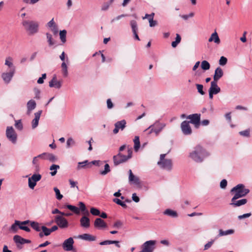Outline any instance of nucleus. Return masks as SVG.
I'll list each match as a JSON object with an SVG mask.
<instances>
[{"label": "nucleus", "mask_w": 252, "mask_h": 252, "mask_svg": "<svg viewBox=\"0 0 252 252\" xmlns=\"http://www.w3.org/2000/svg\"><path fill=\"white\" fill-rule=\"evenodd\" d=\"M65 207L76 214H79L80 213L79 209L75 206H73L71 205H67L64 207V208Z\"/></svg>", "instance_id": "obj_35"}, {"label": "nucleus", "mask_w": 252, "mask_h": 252, "mask_svg": "<svg viewBox=\"0 0 252 252\" xmlns=\"http://www.w3.org/2000/svg\"><path fill=\"white\" fill-rule=\"evenodd\" d=\"M79 210H80L81 211L84 212L86 210V208L85 205L84 203L82 202H79Z\"/></svg>", "instance_id": "obj_61"}, {"label": "nucleus", "mask_w": 252, "mask_h": 252, "mask_svg": "<svg viewBox=\"0 0 252 252\" xmlns=\"http://www.w3.org/2000/svg\"><path fill=\"white\" fill-rule=\"evenodd\" d=\"M156 241L149 240L145 242L142 246V249L144 252H153L155 249Z\"/></svg>", "instance_id": "obj_9"}, {"label": "nucleus", "mask_w": 252, "mask_h": 252, "mask_svg": "<svg viewBox=\"0 0 252 252\" xmlns=\"http://www.w3.org/2000/svg\"><path fill=\"white\" fill-rule=\"evenodd\" d=\"M223 75L222 70L220 67H218L215 70V74L214 75V81H217Z\"/></svg>", "instance_id": "obj_29"}, {"label": "nucleus", "mask_w": 252, "mask_h": 252, "mask_svg": "<svg viewBox=\"0 0 252 252\" xmlns=\"http://www.w3.org/2000/svg\"><path fill=\"white\" fill-rule=\"evenodd\" d=\"M90 213L94 216H99L100 215V211L98 209L92 207L90 209Z\"/></svg>", "instance_id": "obj_46"}, {"label": "nucleus", "mask_w": 252, "mask_h": 252, "mask_svg": "<svg viewBox=\"0 0 252 252\" xmlns=\"http://www.w3.org/2000/svg\"><path fill=\"white\" fill-rule=\"evenodd\" d=\"M50 29L54 35H57L58 33V28L57 25Z\"/></svg>", "instance_id": "obj_53"}, {"label": "nucleus", "mask_w": 252, "mask_h": 252, "mask_svg": "<svg viewBox=\"0 0 252 252\" xmlns=\"http://www.w3.org/2000/svg\"><path fill=\"white\" fill-rule=\"evenodd\" d=\"M110 5V4L108 2L103 3L101 6V10H102V11L107 10L109 8Z\"/></svg>", "instance_id": "obj_52"}, {"label": "nucleus", "mask_w": 252, "mask_h": 252, "mask_svg": "<svg viewBox=\"0 0 252 252\" xmlns=\"http://www.w3.org/2000/svg\"><path fill=\"white\" fill-rule=\"evenodd\" d=\"M22 25L25 29L29 32L30 34H34L39 31V23L34 21L25 20L23 21Z\"/></svg>", "instance_id": "obj_3"}, {"label": "nucleus", "mask_w": 252, "mask_h": 252, "mask_svg": "<svg viewBox=\"0 0 252 252\" xmlns=\"http://www.w3.org/2000/svg\"><path fill=\"white\" fill-rule=\"evenodd\" d=\"M126 126V121L123 120L118 121L115 124V128L113 129V133L116 134L118 133L119 130H123Z\"/></svg>", "instance_id": "obj_14"}, {"label": "nucleus", "mask_w": 252, "mask_h": 252, "mask_svg": "<svg viewBox=\"0 0 252 252\" xmlns=\"http://www.w3.org/2000/svg\"><path fill=\"white\" fill-rule=\"evenodd\" d=\"M78 238L88 241H94L96 240L95 236L87 233L79 235H78Z\"/></svg>", "instance_id": "obj_23"}, {"label": "nucleus", "mask_w": 252, "mask_h": 252, "mask_svg": "<svg viewBox=\"0 0 252 252\" xmlns=\"http://www.w3.org/2000/svg\"><path fill=\"white\" fill-rule=\"evenodd\" d=\"M165 126L166 124L157 121L148 128L146 129L145 131H148V134L149 135L154 132L156 136H158Z\"/></svg>", "instance_id": "obj_4"}, {"label": "nucleus", "mask_w": 252, "mask_h": 252, "mask_svg": "<svg viewBox=\"0 0 252 252\" xmlns=\"http://www.w3.org/2000/svg\"><path fill=\"white\" fill-rule=\"evenodd\" d=\"M209 91L213 93L214 94H217L220 92V89L218 86L217 81H213L211 82Z\"/></svg>", "instance_id": "obj_22"}, {"label": "nucleus", "mask_w": 252, "mask_h": 252, "mask_svg": "<svg viewBox=\"0 0 252 252\" xmlns=\"http://www.w3.org/2000/svg\"><path fill=\"white\" fill-rule=\"evenodd\" d=\"M14 68L10 69V71L8 73H2V78L5 83L8 84L10 82L14 75Z\"/></svg>", "instance_id": "obj_18"}, {"label": "nucleus", "mask_w": 252, "mask_h": 252, "mask_svg": "<svg viewBox=\"0 0 252 252\" xmlns=\"http://www.w3.org/2000/svg\"><path fill=\"white\" fill-rule=\"evenodd\" d=\"M6 135L7 138L15 144L16 142L17 136L14 129L12 126H7L6 130Z\"/></svg>", "instance_id": "obj_6"}, {"label": "nucleus", "mask_w": 252, "mask_h": 252, "mask_svg": "<svg viewBox=\"0 0 252 252\" xmlns=\"http://www.w3.org/2000/svg\"><path fill=\"white\" fill-rule=\"evenodd\" d=\"M42 113V111H38L34 113V118L32 122V126L33 129L35 128L38 125L39 120Z\"/></svg>", "instance_id": "obj_21"}, {"label": "nucleus", "mask_w": 252, "mask_h": 252, "mask_svg": "<svg viewBox=\"0 0 252 252\" xmlns=\"http://www.w3.org/2000/svg\"><path fill=\"white\" fill-rule=\"evenodd\" d=\"M250 190L249 189L245 188L243 184H238L235 187H233L230 190L231 193H234V195L233 197V200H237V199L246 196Z\"/></svg>", "instance_id": "obj_2"}, {"label": "nucleus", "mask_w": 252, "mask_h": 252, "mask_svg": "<svg viewBox=\"0 0 252 252\" xmlns=\"http://www.w3.org/2000/svg\"><path fill=\"white\" fill-rule=\"evenodd\" d=\"M107 106L108 109H111L113 107V104L110 98L107 100Z\"/></svg>", "instance_id": "obj_62"}, {"label": "nucleus", "mask_w": 252, "mask_h": 252, "mask_svg": "<svg viewBox=\"0 0 252 252\" xmlns=\"http://www.w3.org/2000/svg\"><path fill=\"white\" fill-rule=\"evenodd\" d=\"M252 215L251 213L244 214L242 215H240L238 217L239 220H241L245 218H249Z\"/></svg>", "instance_id": "obj_51"}, {"label": "nucleus", "mask_w": 252, "mask_h": 252, "mask_svg": "<svg viewBox=\"0 0 252 252\" xmlns=\"http://www.w3.org/2000/svg\"><path fill=\"white\" fill-rule=\"evenodd\" d=\"M55 222L61 228H66L68 226V222L64 217L57 215L55 217Z\"/></svg>", "instance_id": "obj_7"}, {"label": "nucleus", "mask_w": 252, "mask_h": 252, "mask_svg": "<svg viewBox=\"0 0 252 252\" xmlns=\"http://www.w3.org/2000/svg\"><path fill=\"white\" fill-rule=\"evenodd\" d=\"M94 226L99 229L105 228L107 227V224L100 218H96L94 222Z\"/></svg>", "instance_id": "obj_19"}, {"label": "nucleus", "mask_w": 252, "mask_h": 252, "mask_svg": "<svg viewBox=\"0 0 252 252\" xmlns=\"http://www.w3.org/2000/svg\"><path fill=\"white\" fill-rule=\"evenodd\" d=\"M209 42H214L217 44H219L220 43V40L216 31L213 32L208 39Z\"/></svg>", "instance_id": "obj_25"}, {"label": "nucleus", "mask_w": 252, "mask_h": 252, "mask_svg": "<svg viewBox=\"0 0 252 252\" xmlns=\"http://www.w3.org/2000/svg\"><path fill=\"white\" fill-rule=\"evenodd\" d=\"M15 126L16 128L18 129L21 130L23 129V124L20 120H17L15 121Z\"/></svg>", "instance_id": "obj_47"}, {"label": "nucleus", "mask_w": 252, "mask_h": 252, "mask_svg": "<svg viewBox=\"0 0 252 252\" xmlns=\"http://www.w3.org/2000/svg\"><path fill=\"white\" fill-rule=\"evenodd\" d=\"M38 157H40L41 159H47L52 162H54L57 159V158L54 155L47 153H44L39 155Z\"/></svg>", "instance_id": "obj_20"}, {"label": "nucleus", "mask_w": 252, "mask_h": 252, "mask_svg": "<svg viewBox=\"0 0 252 252\" xmlns=\"http://www.w3.org/2000/svg\"><path fill=\"white\" fill-rule=\"evenodd\" d=\"M43 232L44 233V235L48 236L51 233V231L50 230V228H48L45 226H42L41 229Z\"/></svg>", "instance_id": "obj_45"}, {"label": "nucleus", "mask_w": 252, "mask_h": 252, "mask_svg": "<svg viewBox=\"0 0 252 252\" xmlns=\"http://www.w3.org/2000/svg\"><path fill=\"white\" fill-rule=\"evenodd\" d=\"M134 142V149L135 152H137L140 148V143L139 140V137L138 136H135L133 139Z\"/></svg>", "instance_id": "obj_31"}, {"label": "nucleus", "mask_w": 252, "mask_h": 252, "mask_svg": "<svg viewBox=\"0 0 252 252\" xmlns=\"http://www.w3.org/2000/svg\"><path fill=\"white\" fill-rule=\"evenodd\" d=\"M74 144V141L72 138H69L66 141V146L69 148L71 145Z\"/></svg>", "instance_id": "obj_57"}, {"label": "nucleus", "mask_w": 252, "mask_h": 252, "mask_svg": "<svg viewBox=\"0 0 252 252\" xmlns=\"http://www.w3.org/2000/svg\"><path fill=\"white\" fill-rule=\"evenodd\" d=\"M200 114H193L189 115L187 117V119H189V123L193 124L196 127H198L200 123Z\"/></svg>", "instance_id": "obj_11"}, {"label": "nucleus", "mask_w": 252, "mask_h": 252, "mask_svg": "<svg viewBox=\"0 0 252 252\" xmlns=\"http://www.w3.org/2000/svg\"><path fill=\"white\" fill-rule=\"evenodd\" d=\"M164 214L173 218H176L178 216L177 213L176 211L169 209H166L164 212Z\"/></svg>", "instance_id": "obj_33"}, {"label": "nucleus", "mask_w": 252, "mask_h": 252, "mask_svg": "<svg viewBox=\"0 0 252 252\" xmlns=\"http://www.w3.org/2000/svg\"><path fill=\"white\" fill-rule=\"evenodd\" d=\"M46 37H47V42L48 43L49 46H52L55 45V43H56V41L53 39L51 34H50V33L47 32V33H46Z\"/></svg>", "instance_id": "obj_32"}, {"label": "nucleus", "mask_w": 252, "mask_h": 252, "mask_svg": "<svg viewBox=\"0 0 252 252\" xmlns=\"http://www.w3.org/2000/svg\"><path fill=\"white\" fill-rule=\"evenodd\" d=\"M132 199L135 202H138L140 200L139 197L136 195L135 193L132 194Z\"/></svg>", "instance_id": "obj_64"}, {"label": "nucleus", "mask_w": 252, "mask_h": 252, "mask_svg": "<svg viewBox=\"0 0 252 252\" xmlns=\"http://www.w3.org/2000/svg\"><path fill=\"white\" fill-rule=\"evenodd\" d=\"M56 25V24L55 23L53 18L51 21H50L47 24V27L49 28H51Z\"/></svg>", "instance_id": "obj_60"}, {"label": "nucleus", "mask_w": 252, "mask_h": 252, "mask_svg": "<svg viewBox=\"0 0 252 252\" xmlns=\"http://www.w3.org/2000/svg\"><path fill=\"white\" fill-rule=\"evenodd\" d=\"M181 128L183 133L185 135H190L192 132V130L189 121H183L181 124Z\"/></svg>", "instance_id": "obj_13"}, {"label": "nucleus", "mask_w": 252, "mask_h": 252, "mask_svg": "<svg viewBox=\"0 0 252 252\" xmlns=\"http://www.w3.org/2000/svg\"><path fill=\"white\" fill-rule=\"evenodd\" d=\"M247 202V199H242L239 200H233V197L231 199L230 205L234 207H239L245 205Z\"/></svg>", "instance_id": "obj_24"}, {"label": "nucleus", "mask_w": 252, "mask_h": 252, "mask_svg": "<svg viewBox=\"0 0 252 252\" xmlns=\"http://www.w3.org/2000/svg\"><path fill=\"white\" fill-rule=\"evenodd\" d=\"M41 175L39 174H34L28 179V185L30 189H33L36 185V182L40 180Z\"/></svg>", "instance_id": "obj_10"}, {"label": "nucleus", "mask_w": 252, "mask_h": 252, "mask_svg": "<svg viewBox=\"0 0 252 252\" xmlns=\"http://www.w3.org/2000/svg\"><path fill=\"white\" fill-rule=\"evenodd\" d=\"M30 223L32 228L35 230L36 231H40L41 230V227H40L39 223L35 221H31Z\"/></svg>", "instance_id": "obj_38"}, {"label": "nucleus", "mask_w": 252, "mask_h": 252, "mask_svg": "<svg viewBox=\"0 0 252 252\" xmlns=\"http://www.w3.org/2000/svg\"><path fill=\"white\" fill-rule=\"evenodd\" d=\"M36 107V102L34 100L31 99L27 103V114L30 115L31 111L35 109Z\"/></svg>", "instance_id": "obj_26"}, {"label": "nucleus", "mask_w": 252, "mask_h": 252, "mask_svg": "<svg viewBox=\"0 0 252 252\" xmlns=\"http://www.w3.org/2000/svg\"><path fill=\"white\" fill-rule=\"evenodd\" d=\"M80 224L82 227H89L90 225V219L86 216L82 217L80 219Z\"/></svg>", "instance_id": "obj_27"}, {"label": "nucleus", "mask_w": 252, "mask_h": 252, "mask_svg": "<svg viewBox=\"0 0 252 252\" xmlns=\"http://www.w3.org/2000/svg\"><path fill=\"white\" fill-rule=\"evenodd\" d=\"M66 31L65 30H63L60 32V38L63 43H64L66 42Z\"/></svg>", "instance_id": "obj_36"}, {"label": "nucleus", "mask_w": 252, "mask_h": 252, "mask_svg": "<svg viewBox=\"0 0 252 252\" xmlns=\"http://www.w3.org/2000/svg\"><path fill=\"white\" fill-rule=\"evenodd\" d=\"M13 241L16 244L17 248L19 249H22V245L26 243L30 244L31 243V241L28 239L23 238L21 236L16 235L13 237Z\"/></svg>", "instance_id": "obj_8"}, {"label": "nucleus", "mask_w": 252, "mask_h": 252, "mask_svg": "<svg viewBox=\"0 0 252 252\" xmlns=\"http://www.w3.org/2000/svg\"><path fill=\"white\" fill-rule=\"evenodd\" d=\"M149 25L151 27H155L157 25V22L156 21H154L153 19H149Z\"/></svg>", "instance_id": "obj_59"}, {"label": "nucleus", "mask_w": 252, "mask_h": 252, "mask_svg": "<svg viewBox=\"0 0 252 252\" xmlns=\"http://www.w3.org/2000/svg\"><path fill=\"white\" fill-rule=\"evenodd\" d=\"M239 134L243 136H245V137H249L250 134V130L249 129H246L245 130H244V131H240L239 132Z\"/></svg>", "instance_id": "obj_50"}, {"label": "nucleus", "mask_w": 252, "mask_h": 252, "mask_svg": "<svg viewBox=\"0 0 252 252\" xmlns=\"http://www.w3.org/2000/svg\"><path fill=\"white\" fill-rule=\"evenodd\" d=\"M110 171V166L108 164L106 163L104 165V170L103 171H100V173L102 175H104L107 174Z\"/></svg>", "instance_id": "obj_44"}, {"label": "nucleus", "mask_w": 252, "mask_h": 252, "mask_svg": "<svg viewBox=\"0 0 252 252\" xmlns=\"http://www.w3.org/2000/svg\"><path fill=\"white\" fill-rule=\"evenodd\" d=\"M132 151L131 148H128L127 150V155L125 156L121 153H119L117 155L115 156V158H119L120 157L123 160L121 161L126 162L128 159L132 157Z\"/></svg>", "instance_id": "obj_17"}, {"label": "nucleus", "mask_w": 252, "mask_h": 252, "mask_svg": "<svg viewBox=\"0 0 252 252\" xmlns=\"http://www.w3.org/2000/svg\"><path fill=\"white\" fill-rule=\"evenodd\" d=\"M128 181L130 184H134L135 185H139L140 184V180L138 177L135 176L132 172L131 169L128 170Z\"/></svg>", "instance_id": "obj_15"}, {"label": "nucleus", "mask_w": 252, "mask_h": 252, "mask_svg": "<svg viewBox=\"0 0 252 252\" xmlns=\"http://www.w3.org/2000/svg\"><path fill=\"white\" fill-rule=\"evenodd\" d=\"M130 26L132 29V32H137L138 28H137V22L135 20H131L130 22Z\"/></svg>", "instance_id": "obj_40"}, {"label": "nucleus", "mask_w": 252, "mask_h": 252, "mask_svg": "<svg viewBox=\"0 0 252 252\" xmlns=\"http://www.w3.org/2000/svg\"><path fill=\"white\" fill-rule=\"evenodd\" d=\"M60 168V166L56 164H52L50 167V170L51 171H53L50 172V174L51 176H55L57 174V169H59Z\"/></svg>", "instance_id": "obj_37"}, {"label": "nucleus", "mask_w": 252, "mask_h": 252, "mask_svg": "<svg viewBox=\"0 0 252 252\" xmlns=\"http://www.w3.org/2000/svg\"><path fill=\"white\" fill-rule=\"evenodd\" d=\"M62 85V81H58L56 75H54L52 80L49 82V86L50 87H55L57 89H60Z\"/></svg>", "instance_id": "obj_16"}, {"label": "nucleus", "mask_w": 252, "mask_h": 252, "mask_svg": "<svg viewBox=\"0 0 252 252\" xmlns=\"http://www.w3.org/2000/svg\"><path fill=\"white\" fill-rule=\"evenodd\" d=\"M154 15H155V13L153 12L150 14H146L145 15V17H143V19H144L146 18H148V20L151 19V18L154 19Z\"/></svg>", "instance_id": "obj_63"}, {"label": "nucleus", "mask_w": 252, "mask_h": 252, "mask_svg": "<svg viewBox=\"0 0 252 252\" xmlns=\"http://www.w3.org/2000/svg\"><path fill=\"white\" fill-rule=\"evenodd\" d=\"M194 14L193 12H190L188 15H180V16L185 20H187L189 18L193 17Z\"/></svg>", "instance_id": "obj_49"}, {"label": "nucleus", "mask_w": 252, "mask_h": 252, "mask_svg": "<svg viewBox=\"0 0 252 252\" xmlns=\"http://www.w3.org/2000/svg\"><path fill=\"white\" fill-rule=\"evenodd\" d=\"M227 185V182L225 179H223L220 183V187L221 189H225Z\"/></svg>", "instance_id": "obj_55"}, {"label": "nucleus", "mask_w": 252, "mask_h": 252, "mask_svg": "<svg viewBox=\"0 0 252 252\" xmlns=\"http://www.w3.org/2000/svg\"><path fill=\"white\" fill-rule=\"evenodd\" d=\"M210 155V153L203 147L200 145H197L194 147L193 151L189 153V157L195 162L200 163Z\"/></svg>", "instance_id": "obj_1"}, {"label": "nucleus", "mask_w": 252, "mask_h": 252, "mask_svg": "<svg viewBox=\"0 0 252 252\" xmlns=\"http://www.w3.org/2000/svg\"><path fill=\"white\" fill-rule=\"evenodd\" d=\"M88 164V161L87 160L82 162H78L77 168L78 170H80L81 168H85Z\"/></svg>", "instance_id": "obj_42"}, {"label": "nucleus", "mask_w": 252, "mask_h": 252, "mask_svg": "<svg viewBox=\"0 0 252 252\" xmlns=\"http://www.w3.org/2000/svg\"><path fill=\"white\" fill-rule=\"evenodd\" d=\"M19 220H15V222L11 226L9 231L13 233H16L19 228Z\"/></svg>", "instance_id": "obj_30"}, {"label": "nucleus", "mask_w": 252, "mask_h": 252, "mask_svg": "<svg viewBox=\"0 0 252 252\" xmlns=\"http://www.w3.org/2000/svg\"><path fill=\"white\" fill-rule=\"evenodd\" d=\"M62 70L63 76L66 77L68 75L67 66L66 64H62Z\"/></svg>", "instance_id": "obj_41"}, {"label": "nucleus", "mask_w": 252, "mask_h": 252, "mask_svg": "<svg viewBox=\"0 0 252 252\" xmlns=\"http://www.w3.org/2000/svg\"><path fill=\"white\" fill-rule=\"evenodd\" d=\"M127 14H121V15H120L117 17H116L115 18H114V19H113L112 20H111V22L113 23L115 21H117V20H119L120 19H121L122 18H123V17H125L126 16H127Z\"/></svg>", "instance_id": "obj_58"}, {"label": "nucleus", "mask_w": 252, "mask_h": 252, "mask_svg": "<svg viewBox=\"0 0 252 252\" xmlns=\"http://www.w3.org/2000/svg\"><path fill=\"white\" fill-rule=\"evenodd\" d=\"M165 156L166 154H161L157 164L161 168L169 171L172 167V161L171 159L165 158Z\"/></svg>", "instance_id": "obj_5"}, {"label": "nucleus", "mask_w": 252, "mask_h": 252, "mask_svg": "<svg viewBox=\"0 0 252 252\" xmlns=\"http://www.w3.org/2000/svg\"><path fill=\"white\" fill-rule=\"evenodd\" d=\"M54 190L56 193V196L57 199L61 200L63 198V196L61 194L60 190L56 187L54 188Z\"/></svg>", "instance_id": "obj_43"}, {"label": "nucleus", "mask_w": 252, "mask_h": 252, "mask_svg": "<svg viewBox=\"0 0 252 252\" xmlns=\"http://www.w3.org/2000/svg\"><path fill=\"white\" fill-rule=\"evenodd\" d=\"M122 225L123 223L121 221L118 220L114 223L113 227L116 228H119L122 226Z\"/></svg>", "instance_id": "obj_54"}, {"label": "nucleus", "mask_w": 252, "mask_h": 252, "mask_svg": "<svg viewBox=\"0 0 252 252\" xmlns=\"http://www.w3.org/2000/svg\"><path fill=\"white\" fill-rule=\"evenodd\" d=\"M74 242L72 237H69L64 240L62 244L63 250L65 251H72L73 249V244Z\"/></svg>", "instance_id": "obj_12"}, {"label": "nucleus", "mask_w": 252, "mask_h": 252, "mask_svg": "<svg viewBox=\"0 0 252 252\" xmlns=\"http://www.w3.org/2000/svg\"><path fill=\"white\" fill-rule=\"evenodd\" d=\"M234 231L233 229H228V230H227L225 231H223L222 229H220L219 236H222L232 234L234 233Z\"/></svg>", "instance_id": "obj_34"}, {"label": "nucleus", "mask_w": 252, "mask_h": 252, "mask_svg": "<svg viewBox=\"0 0 252 252\" xmlns=\"http://www.w3.org/2000/svg\"><path fill=\"white\" fill-rule=\"evenodd\" d=\"M113 159L114 164L116 166L125 162L121 161L122 160H123V159H122L120 157H119V158H115V156H113Z\"/></svg>", "instance_id": "obj_48"}, {"label": "nucleus", "mask_w": 252, "mask_h": 252, "mask_svg": "<svg viewBox=\"0 0 252 252\" xmlns=\"http://www.w3.org/2000/svg\"><path fill=\"white\" fill-rule=\"evenodd\" d=\"M31 222L29 220H25L23 221H20L19 223V229L24 230L26 232H30L31 229L29 227L26 226V224H29Z\"/></svg>", "instance_id": "obj_28"}, {"label": "nucleus", "mask_w": 252, "mask_h": 252, "mask_svg": "<svg viewBox=\"0 0 252 252\" xmlns=\"http://www.w3.org/2000/svg\"><path fill=\"white\" fill-rule=\"evenodd\" d=\"M210 64H201V69L197 70L196 73H197L198 75H200L202 73V70H208L210 68Z\"/></svg>", "instance_id": "obj_39"}, {"label": "nucleus", "mask_w": 252, "mask_h": 252, "mask_svg": "<svg viewBox=\"0 0 252 252\" xmlns=\"http://www.w3.org/2000/svg\"><path fill=\"white\" fill-rule=\"evenodd\" d=\"M197 89L198 90V92L201 94H204V92L203 91V86L202 85L200 84H197L196 85Z\"/></svg>", "instance_id": "obj_56"}]
</instances>
